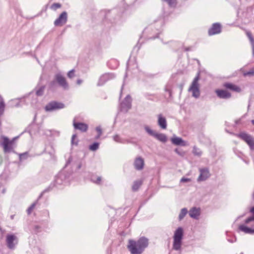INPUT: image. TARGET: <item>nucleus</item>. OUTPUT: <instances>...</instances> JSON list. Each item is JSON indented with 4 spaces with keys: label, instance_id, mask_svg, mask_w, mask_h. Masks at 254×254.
Instances as JSON below:
<instances>
[{
    "label": "nucleus",
    "instance_id": "obj_44",
    "mask_svg": "<svg viewBox=\"0 0 254 254\" xmlns=\"http://www.w3.org/2000/svg\"><path fill=\"white\" fill-rule=\"evenodd\" d=\"M245 75H254V67L251 69L249 71L244 73Z\"/></svg>",
    "mask_w": 254,
    "mask_h": 254
},
{
    "label": "nucleus",
    "instance_id": "obj_43",
    "mask_svg": "<svg viewBox=\"0 0 254 254\" xmlns=\"http://www.w3.org/2000/svg\"><path fill=\"white\" fill-rule=\"evenodd\" d=\"M231 94L226 90H223V98H228L230 97Z\"/></svg>",
    "mask_w": 254,
    "mask_h": 254
},
{
    "label": "nucleus",
    "instance_id": "obj_9",
    "mask_svg": "<svg viewBox=\"0 0 254 254\" xmlns=\"http://www.w3.org/2000/svg\"><path fill=\"white\" fill-rule=\"evenodd\" d=\"M237 136L246 142L252 150H254V138L251 135L243 132L237 135Z\"/></svg>",
    "mask_w": 254,
    "mask_h": 254
},
{
    "label": "nucleus",
    "instance_id": "obj_28",
    "mask_svg": "<svg viewBox=\"0 0 254 254\" xmlns=\"http://www.w3.org/2000/svg\"><path fill=\"white\" fill-rule=\"evenodd\" d=\"M113 139L115 141L121 143H125L126 142L131 143V142L129 140H125V139H122L118 134H116L113 136Z\"/></svg>",
    "mask_w": 254,
    "mask_h": 254
},
{
    "label": "nucleus",
    "instance_id": "obj_6",
    "mask_svg": "<svg viewBox=\"0 0 254 254\" xmlns=\"http://www.w3.org/2000/svg\"><path fill=\"white\" fill-rule=\"evenodd\" d=\"M199 73L198 72L189 88V91L192 92V97L196 99L199 97L200 94L199 85L198 84V80H199Z\"/></svg>",
    "mask_w": 254,
    "mask_h": 254
},
{
    "label": "nucleus",
    "instance_id": "obj_4",
    "mask_svg": "<svg viewBox=\"0 0 254 254\" xmlns=\"http://www.w3.org/2000/svg\"><path fill=\"white\" fill-rule=\"evenodd\" d=\"M56 83H57L60 87L64 90H68L69 89V84L66 78L61 73H58L55 75L54 80L49 83L50 88L54 87Z\"/></svg>",
    "mask_w": 254,
    "mask_h": 254
},
{
    "label": "nucleus",
    "instance_id": "obj_55",
    "mask_svg": "<svg viewBox=\"0 0 254 254\" xmlns=\"http://www.w3.org/2000/svg\"><path fill=\"white\" fill-rule=\"evenodd\" d=\"M71 158L69 157L66 162V165H67L68 164H69L71 162Z\"/></svg>",
    "mask_w": 254,
    "mask_h": 254
},
{
    "label": "nucleus",
    "instance_id": "obj_16",
    "mask_svg": "<svg viewBox=\"0 0 254 254\" xmlns=\"http://www.w3.org/2000/svg\"><path fill=\"white\" fill-rule=\"evenodd\" d=\"M25 97L11 100L8 103V106L10 108L21 107L24 104Z\"/></svg>",
    "mask_w": 254,
    "mask_h": 254
},
{
    "label": "nucleus",
    "instance_id": "obj_14",
    "mask_svg": "<svg viewBox=\"0 0 254 254\" xmlns=\"http://www.w3.org/2000/svg\"><path fill=\"white\" fill-rule=\"evenodd\" d=\"M67 20V14L66 11L63 12L59 17L55 21L54 25L56 26H61L65 24Z\"/></svg>",
    "mask_w": 254,
    "mask_h": 254
},
{
    "label": "nucleus",
    "instance_id": "obj_26",
    "mask_svg": "<svg viewBox=\"0 0 254 254\" xmlns=\"http://www.w3.org/2000/svg\"><path fill=\"white\" fill-rule=\"evenodd\" d=\"M45 87H46L45 85H42L39 87H36L34 89L36 95L37 96H42L43 95L45 90Z\"/></svg>",
    "mask_w": 254,
    "mask_h": 254
},
{
    "label": "nucleus",
    "instance_id": "obj_11",
    "mask_svg": "<svg viewBox=\"0 0 254 254\" xmlns=\"http://www.w3.org/2000/svg\"><path fill=\"white\" fill-rule=\"evenodd\" d=\"M131 108V98L129 95H127L124 100L120 104V111L126 113Z\"/></svg>",
    "mask_w": 254,
    "mask_h": 254
},
{
    "label": "nucleus",
    "instance_id": "obj_42",
    "mask_svg": "<svg viewBox=\"0 0 254 254\" xmlns=\"http://www.w3.org/2000/svg\"><path fill=\"white\" fill-rule=\"evenodd\" d=\"M34 254H43L38 247H35L33 250Z\"/></svg>",
    "mask_w": 254,
    "mask_h": 254
},
{
    "label": "nucleus",
    "instance_id": "obj_57",
    "mask_svg": "<svg viewBox=\"0 0 254 254\" xmlns=\"http://www.w3.org/2000/svg\"><path fill=\"white\" fill-rule=\"evenodd\" d=\"M100 136H101V135H99V134H97V136H96V137H95V139H99V138H100Z\"/></svg>",
    "mask_w": 254,
    "mask_h": 254
},
{
    "label": "nucleus",
    "instance_id": "obj_53",
    "mask_svg": "<svg viewBox=\"0 0 254 254\" xmlns=\"http://www.w3.org/2000/svg\"><path fill=\"white\" fill-rule=\"evenodd\" d=\"M82 82V80L80 79H78L77 80L76 83L78 85H80Z\"/></svg>",
    "mask_w": 254,
    "mask_h": 254
},
{
    "label": "nucleus",
    "instance_id": "obj_2",
    "mask_svg": "<svg viewBox=\"0 0 254 254\" xmlns=\"http://www.w3.org/2000/svg\"><path fill=\"white\" fill-rule=\"evenodd\" d=\"M69 178V175L65 172H60L56 177L53 183H52L46 189H45L39 196V199H40L45 193L50 192L54 187L60 188L62 185L66 183Z\"/></svg>",
    "mask_w": 254,
    "mask_h": 254
},
{
    "label": "nucleus",
    "instance_id": "obj_32",
    "mask_svg": "<svg viewBox=\"0 0 254 254\" xmlns=\"http://www.w3.org/2000/svg\"><path fill=\"white\" fill-rule=\"evenodd\" d=\"M166 2L170 7H175L177 5V0H162Z\"/></svg>",
    "mask_w": 254,
    "mask_h": 254
},
{
    "label": "nucleus",
    "instance_id": "obj_22",
    "mask_svg": "<svg viewBox=\"0 0 254 254\" xmlns=\"http://www.w3.org/2000/svg\"><path fill=\"white\" fill-rule=\"evenodd\" d=\"M200 211L199 208L192 207L189 211V215L191 218L197 219L200 215Z\"/></svg>",
    "mask_w": 254,
    "mask_h": 254
},
{
    "label": "nucleus",
    "instance_id": "obj_21",
    "mask_svg": "<svg viewBox=\"0 0 254 254\" xmlns=\"http://www.w3.org/2000/svg\"><path fill=\"white\" fill-rule=\"evenodd\" d=\"M158 125L162 129L167 128V124L166 118L161 114L158 116Z\"/></svg>",
    "mask_w": 254,
    "mask_h": 254
},
{
    "label": "nucleus",
    "instance_id": "obj_3",
    "mask_svg": "<svg viewBox=\"0 0 254 254\" xmlns=\"http://www.w3.org/2000/svg\"><path fill=\"white\" fill-rule=\"evenodd\" d=\"M164 24V19L160 17L157 20H155L153 24L150 25L148 27L146 28L143 31V34L151 32V34H155V35L150 36L148 37L149 39H154L158 37L161 31L162 26Z\"/></svg>",
    "mask_w": 254,
    "mask_h": 254
},
{
    "label": "nucleus",
    "instance_id": "obj_49",
    "mask_svg": "<svg viewBox=\"0 0 254 254\" xmlns=\"http://www.w3.org/2000/svg\"><path fill=\"white\" fill-rule=\"evenodd\" d=\"M165 91H166V92H168V94H169V96L170 97H171V96H172V92H171V90H170V89H168V88H165Z\"/></svg>",
    "mask_w": 254,
    "mask_h": 254
},
{
    "label": "nucleus",
    "instance_id": "obj_45",
    "mask_svg": "<svg viewBox=\"0 0 254 254\" xmlns=\"http://www.w3.org/2000/svg\"><path fill=\"white\" fill-rule=\"evenodd\" d=\"M215 92L220 98H222V89L216 90Z\"/></svg>",
    "mask_w": 254,
    "mask_h": 254
},
{
    "label": "nucleus",
    "instance_id": "obj_12",
    "mask_svg": "<svg viewBox=\"0 0 254 254\" xmlns=\"http://www.w3.org/2000/svg\"><path fill=\"white\" fill-rule=\"evenodd\" d=\"M115 75L113 73H104L100 77L97 85L98 86H103L106 82L115 78Z\"/></svg>",
    "mask_w": 254,
    "mask_h": 254
},
{
    "label": "nucleus",
    "instance_id": "obj_7",
    "mask_svg": "<svg viewBox=\"0 0 254 254\" xmlns=\"http://www.w3.org/2000/svg\"><path fill=\"white\" fill-rule=\"evenodd\" d=\"M65 105L60 102L53 101L48 103L45 107L44 109L46 112H52L60 109H64Z\"/></svg>",
    "mask_w": 254,
    "mask_h": 254
},
{
    "label": "nucleus",
    "instance_id": "obj_37",
    "mask_svg": "<svg viewBox=\"0 0 254 254\" xmlns=\"http://www.w3.org/2000/svg\"><path fill=\"white\" fill-rule=\"evenodd\" d=\"M174 151L181 157H184L186 155V152L181 148H176Z\"/></svg>",
    "mask_w": 254,
    "mask_h": 254
},
{
    "label": "nucleus",
    "instance_id": "obj_48",
    "mask_svg": "<svg viewBox=\"0 0 254 254\" xmlns=\"http://www.w3.org/2000/svg\"><path fill=\"white\" fill-rule=\"evenodd\" d=\"M82 165V163L81 160H79L77 164V169H80Z\"/></svg>",
    "mask_w": 254,
    "mask_h": 254
},
{
    "label": "nucleus",
    "instance_id": "obj_23",
    "mask_svg": "<svg viewBox=\"0 0 254 254\" xmlns=\"http://www.w3.org/2000/svg\"><path fill=\"white\" fill-rule=\"evenodd\" d=\"M223 86L226 89L231 90V91H233L234 92H240L241 91V88L239 86H238L234 84H232V83H225L224 85H223Z\"/></svg>",
    "mask_w": 254,
    "mask_h": 254
},
{
    "label": "nucleus",
    "instance_id": "obj_41",
    "mask_svg": "<svg viewBox=\"0 0 254 254\" xmlns=\"http://www.w3.org/2000/svg\"><path fill=\"white\" fill-rule=\"evenodd\" d=\"M74 72L75 70L74 69H71L70 71H69L67 74V77L69 78H73L75 76Z\"/></svg>",
    "mask_w": 254,
    "mask_h": 254
},
{
    "label": "nucleus",
    "instance_id": "obj_50",
    "mask_svg": "<svg viewBox=\"0 0 254 254\" xmlns=\"http://www.w3.org/2000/svg\"><path fill=\"white\" fill-rule=\"evenodd\" d=\"M130 61H129L127 63V70H129V68H130Z\"/></svg>",
    "mask_w": 254,
    "mask_h": 254
},
{
    "label": "nucleus",
    "instance_id": "obj_1",
    "mask_svg": "<svg viewBox=\"0 0 254 254\" xmlns=\"http://www.w3.org/2000/svg\"><path fill=\"white\" fill-rule=\"evenodd\" d=\"M149 245V240L141 237L137 241L129 240L127 249L131 254H141Z\"/></svg>",
    "mask_w": 254,
    "mask_h": 254
},
{
    "label": "nucleus",
    "instance_id": "obj_60",
    "mask_svg": "<svg viewBox=\"0 0 254 254\" xmlns=\"http://www.w3.org/2000/svg\"><path fill=\"white\" fill-rule=\"evenodd\" d=\"M127 77V73L126 72V74H125V76H124V79H125V78H126Z\"/></svg>",
    "mask_w": 254,
    "mask_h": 254
},
{
    "label": "nucleus",
    "instance_id": "obj_33",
    "mask_svg": "<svg viewBox=\"0 0 254 254\" xmlns=\"http://www.w3.org/2000/svg\"><path fill=\"white\" fill-rule=\"evenodd\" d=\"M41 227L37 225H35L33 226L32 233L37 234L41 231Z\"/></svg>",
    "mask_w": 254,
    "mask_h": 254
},
{
    "label": "nucleus",
    "instance_id": "obj_19",
    "mask_svg": "<svg viewBox=\"0 0 254 254\" xmlns=\"http://www.w3.org/2000/svg\"><path fill=\"white\" fill-rule=\"evenodd\" d=\"M73 126L75 129H78L82 132H85L88 129V125L85 123L81 122H76L73 121Z\"/></svg>",
    "mask_w": 254,
    "mask_h": 254
},
{
    "label": "nucleus",
    "instance_id": "obj_54",
    "mask_svg": "<svg viewBox=\"0 0 254 254\" xmlns=\"http://www.w3.org/2000/svg\"><path fill=\"white\" fill-rule=\"evenodd\" d=\"M185 50L186 51H190L191 50V47H190L185 48Z\"/></svg>",
    "mask_w": 254,
    "mask_h": 254
},
{
    "label": "nucleus",
    "instance_id": "obj_31",
    "mask_svg": "<svg viewBox=\"0 0 254 254\" xmlns=\"http://www.w3.org/2000/svg\"><path fill=\"white\" fill-rule=\"evenodd\" d=\"M188 209L186 208H182L179 215V220H182L188 213Z\"/></svg>",
    "mask_w": 254,
    "mask_h": 254
},
{
    "label": "nucleus",
    "instance_id": "obj_27",
    "mask_svg": "<svg viewBox=\"0 0 254 254\" xmlns=\"http://www.w3.org/2000/svg\"><path fill=\"white\" fill-rule=\"evenodd\" d=\"M142 184V180H136L133 182L132 190L133 191H137Z\"/></svg>",
    "mask_w": 254,
    "mask_h": 254
},
{
    "label": "nucleus",
    "instance_id": "obj_46",
    "mask_svg": "<svg viewBox=\"0 0 254 254\" xmlns=\"http://www.w3.org/2000/svg\"><path fill=\"white\" fill-rule=\"evenodd\" d=\"M190 181V179L185 178V177H183L180 180V182H181V183H187V182H189Z\"/></svg>",
    "mask_w": 254,
    "mask_h": 254
},
{
    "label": "nucleus",
    "instance_id": "obj_5",
    "mask_svg": "<svg viewBox=\"0 0 254 254\" xmlns=\"http://www.w3.org/2000/svg\"><path fill=\"white\" fill-rule=\"evenodd\" d=\"M184 231L182 227H178L175 231L173 236V249L176 251H179L181 248Z\"/></svg>",
    "mask_w": 254,
    "mask_h": 254
},
{
    "label": "nucleus",
    "instance_id": "obj_15",
    "mask_svg": "<svg viewBox=\"0 0 254 254\" xmlns=\"http://www.w3.org/2000/svg\"><path fill=\"white\" fill-rule=\"evenodd\" d=\"M221 32V25L220 23H214L212 24L211 27L208 30L209 36H212L218 34Z\"/></svg>",
    "mask_w": 254,
    "mask_h": 254
},
{
    "label": "nucleus",
    "instance_id": "obj_8",
    "mask_svg": "<svg viewBox=\"0 0 254 254\" xmlns=\"http://www.w3.org/2000/svg\"><path fill=\"white\" fill-rule=\"evenodd\" d=\"M144 129L150 135L154 137L162 142L165 143L167 141V136L165 134L157 133L152 130L148 126H145Z\"/></svg>",
    "mask_w": 254,
    "mask_h": 254
},
{
    "label": "nucleus",
    "instance_id": "obj_34",
    "mask_svg": "<svg viewBox=\"0 0 254 254\" xmlns=\"http://www.w3.org/2000/svg\"><path fill=\"white\" fill-rule=\"evenodd\" d=\"M250 212L253 215V216L248 218L245 220L246 224H248L250 222L254 221V206L251 208Z\"/></svg>",
    "mask_w": 254,
    "mask_h": 254
},
{
    "label": "nucleus",
    "instance_id": "obj_17",
    "mask_svg": "<svg viewBox=\"0 0 254 254\" xmlns=\"http://www.w3.org/2000/svg\"><path fill=\"white\" fill-rule=\"evenodd\" d=\"M200 175L197 179V182L205 181L210 176V173L207 168H200L199 169Z\"/></svg>",
    "mask_w": 254,
    "mask_h": 254
},
{
    "label": "nucleus",
    "instance_id": "obj_20",
    "mask_svg": "<svg viewBox=\"0 0 254 254\" xmlns=\"http://www.w3.org/2000/svg\"><path fill=\"white\" fill-rule=\"evenodd\" d=\"M172 143L175 145H179L182 146H186L188 144L186 141L183 140L181 137L174 136L171 138Z\"/></svg>",
    "mask_w": 254,
    "mask_h": 254
},
{
    "label": "nucleus",
    "instance_id": "obj_52",
    "mask_svg": "<svg viewBox=\"0 0 254 254\" xmlns=\"http://www.w3.org/2000/svg\"><path fill=\"white\" fill-rule=\"evenodd\" d=\"M110 11H109V12L106 13V15H105V19H109V17H110Z\"/></svg>",
    "mask_w": 254,
    "mask_h": 254
},
{
    "label": "nucleus",
    "instance_id": "obj_51",
    "mask_svg": "<svg viewBox=\"0 0 254 254\" xmlns=\"http://www.w3.org/2000/svg\"><path fill=\"white\" fill-rule=\"evenodd\" d=\"M127 2H129L130 4L134 2L136 0H125Z\"/></svg>",
    "mask_w": 254,
    "mask_h": 254
},
{
    "label": "nucleus",
    "instance_id": "obj_58",
    "mask_svg": "<svg viewBox=\"0 0 254 254\" xmlns=\"http://www.w3.org/2000/svg\"><path fill=\"white\" fill-rule=\"evenodd\" d=\"M124 86V84H123L122 85V88H121V95L122 94V90H123V87Z\"/></svg>",
    "mask_w": 254,
    "mask_h": 254
},
{
    "label": "nucleus",
    "instance_id": "obj_13",
    "mask_svg": "<svg viewBox=\"0 0 254 254\" xmlns=\"http://www.w3.org/2000/svg\"><path fill=\"white\" fill-rule=\"evenodd\" d=\"M6 242L9 249H13L17 243V237L13 234H7L6 237Z\"/></svg>",
    "mask_w": 254,
    "mask_h": 254
},
{
    "label": "nucleus",
    "instance_id": "obj_39",
    "mask_svg": "<svg viewBox=\"0 0 254 254\" xmlns=\"http://www.w3.org/2000/svg\"><path fill=\"white\" fill-rule=\"evenodd\" d=\"M5 107L4 102L3 101H0V115L3 114Z\"/></svg>",
    "mask_w": 254,
    "mask_h": 254
},
{
    "label": "nucleus",
    "instance_id": "obj_56",
    "mask_svg": "<svg viewBox=\"0 0 254 254\" xmlns=\"http://www.w3.org/2000/svg\"><path fill=\"white\" fill-rule=\"evenodd\" d=\"M5 191H6V189L5 188H3L1 190V193L4 194V193H5Z\"/></svg>",
    "mask_w": 254,
    "mask_h": 254
},
{
    "label": "nucleus",
    "instance_id": "obj_18",
    "mask_svg": "<svg viewBox=\"0 0 254 254\" xmlns=\"http://www.w3.org/2000/svg\"><path fill=\"white\" fill-rule=\"evenodd\" d=\"M133 165L136 170L140 171L142 170L144 166V160L143 158L140 156L136 157L134 160Z\"/></svg>",
    "mask_w": 254,
    "mask_h": 254
},
{
    "label": "nucleus",
    "instance_id": "obj_62",
    "mask_svg": "<svg viewBox=\"0 0 254 254\" xmlns=\"http://www.w3.org/2000/svg\"><path fill=\"white\" fill-rule=\"evenodd\" d=\"M28 129L27 128V131H28L30 133H31V131L30 130H28Z\"/></svg>",
    "mask_w": 254,
    "mask_h": 254
},
{
    "label": "nucleus",
    "instance_id": "obj_35",
    "mask_svg": "<svg viewBox=\"0 0 254 254\" xmlns=\"http://www.w3.org/2000/svg\"><path fill=\"white\" fill-rule=\"evenodd\" d=\"M77 135L76 134H74L72 135L71 140V145H75L77 146L78 145V140L76 139Z\"/></svg>",
    "mask_w": 254,
    "mask_h": 254
},
{
    "label": "nucleus",
    "instance_id": "obj_47",
    "mask_svg": "<svg viewBox=\"0 0 254 254\" xmlns=\"http://www.w3.org/2000/svg\"><path fill=\"white\" fill-rule=\"evenodd\" d=\"M96 130L98 132V134H99V135H101L102 133V130L100 127H96Z\"/></svg>",
    "mask_w": 254,
    "mask_h": 254
},
{
    "label": "nucleus",
    "instance_id": "obj_61",
    "mask_svg": "<svg viewBox=\"0 0 254 254\" xmlns=\"http://www.w3.org/2000/svg\"><path fill=\"white\" fill-rule=\"evenodd\" d=\"M252 123L254 125V120L252 121Z\"/></svg>",
    "mask_w": 254,
    "mask_h": 254
},
{
    "label": "nucleus",
    "instance_id": "obj_10",
    "mask_svg": "<svg viewBox=\"0 0 254 254\" xmlns=\"http://www.w3.org/2000/svg\"><path fill=\"white\" fill-rule=\"evenodd\" d=\"M12 142L9 138L4 136H1L0 137V145L3 147L4 153H9L12 151Z\"/></svg>",
    "mask_w": 254,
    "mask_h": 254
},
{
    "label": "nucleus",
    "instance_id": "obj_38",
    "mask_svg": "<svg viewBox=\"0 0 254 254\" xmlns=\"http://www.w3.org/2000/svg\"><path fill=\"white\" fill-rule=\"evenodd\" d=\"M39 197L38 198L37 200L34 202V203H33L30 207H29V208L27 209V212L28 214H30L32 211L33 210V209L34 208L35 206H36V203H37V202L38 201V200H39Z\"/></svg>",
    "mask_w": 254,
    "mask_h": 254
},
{
    "label": "nucleus",
    "instance_id": "obj_36",
    "mask_svg": "<svg viewBox=\"0 0 254 254\" xmlns=\"http://www.w3.org/2000/svg\"><path fill=\"white\" fill-rule=\"evenodd\" d=\"M29 157V154L28 152H25L23 153H21L19 154V158L20 161L22 160H25Z\"/></svg>",
    "mask_w": 254,
    "mask_h": 254
},
{
    "label": "nucleus",
    "instance_id": "obj_63",
    "mask_svg": "<svg viewBox=\"0 0 254 254\" xmlns=\"http://www.w3.org/2000/svg\"><path fill=\"white\" fill-rule=\"evenodd\" d=\"M134 66L135 67H137V64H134Z\"/></svg>",
    "mask_w": 254,
    "mask_h": 254
},
{
    "label": "nucleus",
    "instance_id": "obj_25",
    "mask_svg": "<svg viewBox=\"0 0 254 254\" xmlns=\"http://www.w3.org/2000/svg\"><path fill=\"white\" fill-rule=\"evenodd\" d=\"M90 180L92 182L96 184V185H100L101 184L102 177L96 175L92 174L90 176Z\"/></svg>",
    "mask_w": 254,
    "mask_h": 254
},
{
    "label": "nucleus",
    "instance_id": "obj_30",
    "mask_svg": "<svg viewBox=\"0 0 254 254\" xmlns=\"http://www.w3.org/2000/svg\"><path fill=\"white\" fill-rule=\"evenodd\" d=\"M99 147V143L94 142L89 146V149L92 151H96Z\"/></svg>",
    "mask_w": 254,
    "mask_h": 254
},
{
    "label": "nucleus",
    "instance_id": "obj_40",
    "mask_svg": "<svg viewBox=\"0 0 254 254\" xmlns=\"http://www.w3.org/2000/svg\"><path fill=\"white\" fill-rule=\"evenodd\" d=\"M61 4L59 3H54L51 6V8L53 10H56L57 9L60 8Z\"/></svg>",
    "mask_w": 254,
    "mask_h": 254
},
{
    "label": "nucleus",
    "instance_id": "obj_59",
    "mask_svg": "<svg viewBox=\"0 0 254 254\" xmlns=\"http://www.w3.org/2000/svg\"><path fill=\"white\" fill-rule=\"evenodd\" d=\"M2 161V158H1V157L0 156V164H1Z\"/></svg>",
    "mask_w": 254,
    "mask_h": 254
},
{
    "label": "nucleus",
    "instance_id": "obj_29",
    "mask_svg": "<svg viewBox=\"0 0 254 254\" xmlns=\"http://www.w3.org/2000/svg\"><path fill=\"white\" fill-rule=\"evenodd\" d=\"M192 153L194 156L198 157L201 156L202 154L201 150L196 146L193 147Z\"/></svg>",
    "mask_w": 254,
    "mask_h": 254
},
{
    "label": "nucleus",
    "instance_id": "obj_64",
    "mask_svg": "<svg viewBox=\"0 0 254 254\" xmlns=\"http://www.w3.org/2000/svg\"><path fill=\"white\" fill-rule=\"evenodd\" d=\"M13 217H14V216H13V215H11V219H13Z\"/></svg>",
    "mask_w": 254,
    "mask_h": 254
},
{
    "label": "nucleus",
    "instance_id": "obj_24",
    "mask_svg": "<svg viewBox=\"0 0 254 254\" xmlns=\"http://www.w3.org/2000/svg\"><path fill=\"white\" fill-rule=\"evenodd\" d=\"M239 229L241 231L247 234H254V228H249L244 224L240 225Z\"/></svg>",
    "mask_w": 254,
    "mask_h": 254
}]
</instances>
